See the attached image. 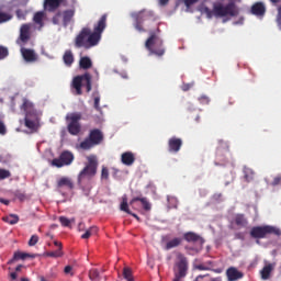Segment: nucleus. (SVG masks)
I'll list each match as a JSON object with an SVG mask.
<instances>
[{"label":"nucleus","instance_id":"f03ea898","mask_svg":"<svg viewBox=\"0 0 281 281\" xmlns=\"http://www.w3.org/2000/svg\"><path fill=\"white\" fill-rule=\"evenodd\" d=\"M21 111H24V114H25L24 125L27 128H31V131H38L41 119L38 116V112H36L34 108V103H32L30 99H23Z\"/></svg>","mask_w":281,"mask_h":281},{"label":"nucleus","instance_id":"680f3d73","mask_svg":"<svg viewBox=\"0 0 281 281\" xmlns=\"http://www.w3.org/2000/svg\"><path fill=\"white\" fill-rule=\"evenodd\" d=\"M173 281H181L179 271L176 272Z\"/></svg>","mask_w":281,"mask_h":281},{"label":"nucleus","instance_id":"c9c22d12","mask_svg":"<svg viewBox=\"0 0 281 281\" xmlns=\"http://www.w3.org/2000/svg\"><path fill=\"white\" fill-rule=\"evenodd\" d=\"M93 233H98V228H95V226H92V228L86 231V233L81 235V239H89Z\"/></svg>","mask_w":281,"mask_h":281},{"label":"nucleus","instance_id":"e2e57ef3","mask_svg":"<svg viewBox=\"0 0 281 281\" xmlns=\"http://www.w3.org/2000/svg\"><path fill=\"white\" fill-rule=\"evenodd\" d=\"M170 0H159L160 5H167Z\"/></svg>","mask_w":281,"mask_h":281},{"label":"nucleus","instance_id":"423d86ee","mask_svg":"<svg viewBox=\"0 0 281 281\" xmlns=\"http://www.w3.org/2000/svg\"><path fill=\"white\" fill-rule=\"evenodd\" d=\"M132 18L134 19V27L138 32H147L144 27L145 21H155V14L151 10H139V12H132Z\"/></svg>","mask_w":281,"mask_h":281},{"label":"nucleus","instance_id":"774afa93","mask_svg":"<svg viewBox=\"0 0 281 281\" xmlns=\"http://www.w3.org/2000/svg\"><path fill=\"white\" fill-rule=\"evenodd\" d=\"M21 281H30V279L22 278Z\"/></svg>","mask_w":281,"mask_h":281},{"label":"nucleus","instance_id":"2eb2a0df","mask_svg":"<svg viewBox=\"0 0 281 281\" xmlns=\"http://www.w3.org/2000/svg\"><path fill=\"white\" fill-rule=\"evenodd\" d=\"M177 258H178V262L176 263V266L179 272V278L181 280L188 274L189 262L187 257H184V255H182L181 252H179Z\"/></svg>","mask_w":281,"mask_h":281},{"label":"nucleus","instance_id":"20e7f679","mask_svg":"<svg viewBox=\"0 0 281 281\" xmlns=\"http://www.w3.org/2000/svg\"><path fill=\"white\" fill-rule=\"evenodd\" d=\"M212 12L215 16H237V14H239L235 1H229L226 5H224L222 1H217L216 3H213Z\"/></svg>","mask_w":281,"mask_h":281},{"label":"nucleus","instance_id":"338daca9","mask_svg":"<svg viewBox=\"0 0 281 281\" xmlns=\"http://www.w3.org/2000/svg\"><path fill=\"white\" fill-rule=\"evenodd\" d=\"M83 227H85V224L81 222V223L79 224V231H82Z\"/></svg>","mask_w":281,"mask_h":281},{"label":"nucleus","instance_id":"4be33fe9","mask_svg":"<svg viewBox=\"0 0 281 281\" xmlns=\"http://www.w3.org/2000/svg\"><path fill=\"white\" fill-rule=\"evenodd\" d=\"M44 19H45V12L43 10L35 12L33 16V21L38 25V30H42V27H44L45 25Z\"/></svg>","mask_w":281,"mask_h":281},{"label":"nucleus","instance_id":"dca6fc26","mask_svg":"<svg viewBox=\"0 0 281 281\" xmlns=\"http://www.w3.org/2000/svg\"><path fill=\"white\" fill-rule=\"evenodd\" d=\"M21 54L26 63H35L38 60V54H36L35 49L30 47H21Z\"/></svg>","mask_w":281,"mask_h":281},{"label":"nucleus","instance_id":"e433bc0d","mask_svg":"<svg viewBox=\"0 0 281 281\" xmlns=\"http://www.w3.org/2000/svg\"><path fill=\"white\" fill-rule=\"evenodd\" d=\"M11 177V171H9L8 169H0V180H8Z\"/></svg>","mask_w":281,"mask_h":281},{"label":"nucleus","instance_id":"9b49d317","mask_svg":"<svg viewBox=\"0 0 281 281\" xmlns=\"http://www.w3.org/2000/svg\"><path fill=\"white\" fill-rule=\"evenodd\" d=\"M81 117L82 114H79V112H74L66 116V120H68L67 128L70 135H79L80 131H82V125H80Z\"/></svg>","mask_w":281,"mask_h":281},{"label":"nucleus","instance_id":"bb28decb","mask_svg":"<svg viewBox=\"0 0 281 281\" xmlns=\"http://www.w3.org/2000/svg\"><path fill=\"white\" fill-rule=\"evenodd\" d=\"M79 65L82 69H89L92 67L93 61L91 60V58L89 56H81V58L79 60Z\"/></svg>","mask_w":281,"mask_h":281},{"label":"nucleus","instance_id":"864d4df0","mask_svg":"<svg viewBox=\"0 0 281 281\" xmlns=\"http://www.w3.org/2000/svg\"><path fill=\"white\" fill-rule=\"evenodd\" d=\"M74 268L71 266H66L65 267V274H71V277H74V272H72Z\"/></svg>","mask_w":281,"mask_h":281},{"label":"nucleus","instance_id":"bf43d9fd","mask_svg":"<svg viewBox=\"0 0 281 281\" xmlns=\"http://www.w3.org/2000/svg\"><path fill=\"white\" fill-rule=\"evenodd\" d=\"M1 204H4L5 206H9L10 200H4L3 198H0Z\"/></svg>","mask_w":281,"mask_h":281},{"label":"nucleus","instance_id":"cd10ccee","mask_svg":"<svg viewBox=\"0 0 281 281\" xmlns=\"http://www.w3.org/2000/svg\"><path fill=\"white\" fill-rule=\"evenodd\" d=\"M182 239L181 237H175V239H171L166 244V250H171L172 248H178V246H181Z\"/></svg>","mask_w":281,"mask_h":281},{"label":"nucleus","instance_id":"a18cd8bd","mask_svg":"<svg viewBox=\"0 0 281 281\" xmlns=\"http://www.w3.org/2000/svg\"><path fill=\"white\" fill-rule=\"evenodd\" d=\"M7 125L4 123V121H2V119H0V135H5L7 133Z\"/></svg>","mask_w":281,"mask_h":281},{"label":"nucleus","instance_id":"49530a36","mask_svg":"<svg viewBox=\"0 0 281 281\" xmlns=\"http://www.w3.org/2000/svg\"><path fill=\"white\" fill-rule=\"evenodd\" d=\"M109 176H110L109 169H106V167H103L101 172L102 180H109Z\"/></svg>","mask_w":281,"mask_h":281},{"label":"nucleus","instance_id":"8fccbe9b","mask_svg":"<svg viewBox=\"0 0 281 281\" xmlns=\"http://www.w3.org/2000/svg\"><path fill=\"white\" fill-rule=\"evenodd\" d=\"M15 198H18V200L23 202L25 200L26 195H25V193H22L21 191H16Z\"/></svg>","mask_w":281,"mask_h":281},{"label":"nucleus","instance_id":"f704fd0d","mask_svg":"<svg viewBox=\"0 0 281 281\" xmlns=\"http://www.w3.org/2000/svg\"><path fill=\"white\" fill-rule=\"evenodd\" d=\"M123 277L126 279V281H134L133 272L130 268H124Z\"/></svg>","mask_w":281,"mask_h":281},{"label":"nucleus","instance_id":"6e6552de","mask_svg":"<svg viewBox=\"0 0 281 281\" xmlns=\"http://www.w3.org/2000/svg\"><path fill=\"white\" fill-rule=\"evenodd\" d=\"M267 235L281 237V231L277 226H254L250 229V237H252V239H265Z\"/></svg>","mask_w":281,"mask_h":281},{"label":"nucleus","instance_id":"7c9ffc66","mask_svg":"<svg viewBox=\"0 0 281 281\" xmlns=\"http://www.w3.org/2000/svg\"><path fill=\"white\" fill-rule=\"evenodd\" d=\"M27 257L34 258L35 255H27V252H15L13 259L8 261L9 265L13 263L16 259H27Z\"/></svg>","mask_w":281,"mask_h":281},{"label":"nucleus","instance_id":"f257e3e1","mask_svg":"<svg viewBox=\"0 0 281 281\" xmlns=\"http://www.w3.org/2000/svg\"><path fill=\"white\" fill-rule=\"evenodd\" d=\"M108 14L104 13L100 16L99 21L94 23L93 32H91V27H82L77 34L75 38L76 47H86L89 49L101 41L102 32H104L106 27Z\"/></svg>","mask_w":281,"mask_h":281},{"label":"nucleus","instance_id":"aec40b11","mask_svg":"<svg viewBox=\"0 0 281 281\" xmlns=\"http://www.w3.org/2000/svg\"><path fill=\"white\" fill-rule=\"evenodd\" d=\"M267 8L262 1H257V3H254L251 7L252 14H256L257 16H263L266 14Z\"/></svg>","mask_w":281,"mask_h":281},{"label":"nucleus","instance_id":"9d476101","mask_svg":"<svg viewBox=\"0 0 281 281\" xmlns=\"http://www.w3.org/2000/svg\"><path fill=\"white\" fill-rule=\"evenodd\" d=\"M103 139L104 136L101 130H91L88 137L80 143V147L83 148V150H89V148H93V146L101 144Z\"/></svg>","mask_w":281,"mask_h":281},{"label":"nucleus","instance_id":"2f4dec72","mask_svg":"<svg viewBox=\"0 0 281 281\" xmlns=\"http://www.w3.org/2000/svg\"><path fill=\"white\" fill-rule=\"evenodd\" d=\"M93 100H94V109L97 111H102V108H100V100H101V95L99 91H93L92 93Z\"/></svg>","mask_w":281,"mask_h":281},{"label":"nucleus","instance_id":"4d7b16f0","mask_svg":"<svg viewBox=\"0 0 281 281\" xmlns=\"http://www.w3.org/2000/svg\"><path fill=\"white\" fill-rule=\"evenodd\" d=\"M10 278H11V281H16V279H18L16 271L15 272H11Z\"/></svg>","mask_w":281,"mask_h":281},{"label":"nucleus","instance_id":"69168bd1","mask_svg":"<svg viewBox=\"0 0 281 281\" xmlns=\"http://www.w3.org/2000/svg\"><path fill=\"white\" fill-rule=\"evenodd\" d=\"M211 281H223L222 277H216L215 279H211Z\"/></svg>","mask_w":281,"mask_h":281},{"label":"nucleus","instance_id":"6ab92c4d","mask_svg":"<svg viewBox=\"0 0 281 281\" xmlns=\"http://www.w3.org/2000/svg\"><path fill=\"white\" fill-rule=\"evenodd\" d=\"M226 277L228 281H238L239 279H243L244 274L243 272H239L237 268H228L226 270Z\"/></svg>","mask_w":281,"mask_h":281},{"label":"nucleus","instance_id":"13d9d810","mask_svg":"<svg viewBox=\"0 0 281 281\" xmlns=\"http://www.w3.org/2000/svg\"><path fill=\"white\" fill-rule=\"evenodd\" d=\"M55 246H58V250H60V252H63V244L60 241H54Z\"/></svg>","mask_w":281,"mask_h":281},{"label":"nucleus","instance_id":"0eeeda50","mask_svg":"<svg viewBox=\"0 0 281 281\" xmlns=\"http://www.w3.org/2000/svg\"><path fill=\"white\" fill-rule=\"evenodd\" d=\"M98 164L99 162L94 156H90V158H88V165H86L78 176V184H82L86 179L91 180L97 176Z\"/></svg>","mask_w":281,"mask_h":281},{"label":"nucleus","instance_id":"473e14b6","mask_svg":"<svg viewBox=\"0 0 281 281\" xmlns=\"http://www.w3.org/2000/svg\"><path fill=\"white\" fill-rule=\"evenodd\" d=\"M3 222H7V224L15 225L19 224L20 217L19 215H9L8 217H3Z\"/></svg>","mask_w":281,"mask_h":281},{"label":"nucleus","instance_id":"0e129e2a","mask_svg":"<svg viewBox=\"0 0 281 281\" xmlns=\"http://www.w3.org/2000/svg\"><path fill=\"white\" fill-rule=\"evenodd\" d=\"M22 269H23V266H22V265L16 266V268H15L16 273H18V272H21V271H22Z\"/></svg>","mask_w":281,"mask_h":281},{"label":"nucleus","instance_id":"5701e85b","mask_svg":"<svg viewBox=\"0 0 281 281\" xmlns=\"http://www.w3.org/2000/svg\"><path fill=\"white\" fill-rule=\"evenodd\" d=\"M135 159L133 151H124L121 156V160L125 166H133Z\"/></svg>","mask_w":281,"mask_h":281},{"label":"nucleus","instance_id":"7ed1b4c3","mask_svg":"<svg viewBox=\"0 0 281 281\" xmlns=\"http://www.w3.org/2000/svg\"><path fill=\"white\" fill-rule=\"evenodd\" d=\"M145 47L148 49L149 54H155L156 56H164V54H166L162 38L157 36L154 31H150V36H148Z\"/></svg>","mask_w":281,"mask_h":281},{"label":"nucleus","instance_id":"a211bd4d","mask_svg":"<svg viewBox=\"0 0 281 281\" xmlns=\"http://www.w3.org/2000/svg\"><path fill=\"white\" fill-rule=\"evenodd\" d=\"M64 188L68 189V191H74V180H71V178H60L57 181V189L58 191H61Z\"/></svg>","mask_w":281,"mask_h":281},{"label":"nucleus","instance_id":"58836bf2","mask_svg":"<svg viewBox=\"0 0 281 281\" xmlns=\"http://www.w3.org/2000/svg\"><path fill=\"white\" fill-rule=\"evenodd\" d=\"M13 18L9 12H0V23H4L5 21H10Z\"/></svg>","mask_w":281,"mask_h":281},{"label":"nucleus","instance_id":"1a4fd4ad","mask_svg":"<svg viewBox=\"0 0 281 281\" xmlns=\"http://www.w3.org/2000/svg\"><path fill=\"white\" fill-rule=\"evenodd\" d=\"M76 14V8H67L66 10L58 11L54 16L52 18V21L55 25H59L60 21L64 25V27H67L71 21H74V16Z\"/></svg>","mask_w":281,"mask_h":281},{"label":"nucleus","instance_id":"4c0bfd02","mask_svg":"<svg viewBox=\"0 0 281 281\" xmlns=\"http://www.w3.org/2000/svg\"><path fill=\"white\" fill-rule=\"evenodd\" d=\"M9 47H7L5 45H0V60L7 58V56H9Z\"/></svg>","mask_w":281,"mask_h":281},{"label":"nucleus","instance_id":"ddd939ff","mask_svg":"<svg viewBox=\"0 0 281 281\" xmlns=\"http://www.w3.org/2000/svg\"><path fill=\"white\" fill-rule=\"evenodd\" d=\"M75 159L72 151H61L58 158H53L52 166L63 168V166H70Z\"/></svg>","mask_w":281,"mask_h":281},{"label":"nucleus","instance_id":"b1692460","mask_svg":"<svg viewBox=\"0 0 281 281\" xmlns=\"http://www.w3.org/2000/svg\"><path fill=\"white\" fill-rule=\"evenodd\" d=\"M274 265L273 263H268L267 266H265L261 270V279H263V281H267L268 279H270L271 277V272H273L274 270Z\"/></svg>","mask_w":281,"mask_h":281},{"label":"nucleus","instance_id":"603ef678","mask_svg":"<svg viewBox=\"0 0 281 281\" xmlns=\"http://www.w3.org/2000/svg\"><path fill=\"white\" fill-rule=\"evenodd\" d=\"M191 87H193V82H183L182 90L189 91V89H191Z\"/></svg>","mask_w":281,"mask_h":281},{"label":"nucleus","instance_id":"f3484780","mask_svg":"<svg viewBox=\"0 0 281 281\" xmlns=\"http://www.w3.org/2000/svg\"><path fill=\"white\" fill-rule=\"evenodd\" d=\"M183 140L182 138H177V136H172L168 140V150L169 153H179L182 148Z\"/></svg>","mask_w":281,"mask_h":281},{"label":"nucleus","instance_id":"ea45409f","mask_svg":"<svg viewBox=\"0 0 281 281\" xmlns=\"http://www.w3.org/2000/svg\"><path fill=\"white\" fill-rule=\"evenodd\" d=\"M89 277H90L91 281H98L99 277H100L99 270H97V269L90 270Z\"/></svg>","mask_w":281,"mask_h":281},{"label":"nucleus","instance_id":"f8f14e48","mask_svg":"<svg viewBox=\"0 0 281 281\" xmlns=\"http://www.w3.org/2000/svg\"><path fill=\"white\" fill-rule=\"evenodd\" d=\"M183 239L189 244H196V248H189V250H194V252H201L205 244V239H203L201 235H198L196 233H192V232L184 233Z\"/></svg>","mask_w":281,"mask_h":281},{"label":"nucleus","instance_id":"6e6d98bb","mask_svg":"<svg viewBox=\"0 0 281 281\" xmlns=\"http://www.w3.org/2000/svg\"><path fill=\"white\" fill-rule=\"evenodd\" d=\"M199 0H184V4L190 8V5H193V3H196Z\"/></svg>","mask_w":281,"mask_h":281},{"label":"nucleus","instance_id":"09e8293b","mask_svg":"<svg viewBox=\"0 0 281 281\" xmlns=\"http://www.w3.org/2000/svg\"><path fill=\"white\" fill-rule=\"evenodd\" d=\"M48 257H63V252H60V250H55L54 252H47Z\"/></svg>","mask_w":281,"mask_h":281},{"label":"nucleus","instance_id":"c03bdc74","mask_svg":"<svg viewBox=\"0 0 281 281\" xmlns=\"http://www.w3.org/2000/svg\"><path fill=\"white\" fill-rule=\"evenodd\" d=\"M38 235H32L31 239L29 240V246H36V244H38Z\"/></svg>","mask_w":281,"mask_h":281},{"label":"nucleus","instance_id":"72a5a7b5","mask_svg":"<svg viewBox=\"0 0 281 281\" xmlns=\"http://www.w3.org/2000/svg\"><path fill=\"white\" fill-rule=\"evenodd\" d=\"M76 220H69L68 217H59V223L61 226L70 228L72 223H75Z\"/></svg>","mask_w":281,"mask_h":281},{"label":"nucleus","instance_id":"3c124183","mask_svg":"<svg viewBox=\"0 0 281 281\" xmlns=\"http://www.w3.org/2000/svg\"><path fill=\"white\" fill-rule=\"evenodd\" d=\"M281 184V176H277L272 181V187H279Z\"/></svg>","mask_w":281,"mask_h":281},{"label":"nucleus","instance_id":"4468645a","mask_svg":"<svg viewBox=\"0 0 281 281\" xmlns=\"http://www.w3.org/2000/svg\"><path fill=\"white\" fill-rule=\"evenodd\" d=\"M32 37V23H22L20 27V36L18 43H21L22 47Z\"/></svg>","mask_w":281,"mask_h":281},{"label":"nucleus","instance_id":"052dcab7","mask_svg":"<svg viewBox=\"0 0 281 281\" xmlns=\"http://www.w3.org/2000/svg\"><path fill=\"white\" fill-rule=\"evenodd\" d=\"M196 270H209V268L206 266L200 265L196 266Z\"/></svg>","mask_w":281,"mask_h":281},{"label":"nucleus","instance_id":"37998d69","mask_svg":"<svg viewBox=\"0 0 281 281\" xmlns=\"http://www.w3.org/2000/svg\"><path fill=\"white\" fill-rule=\"evenodd\" d=\"M26 15H27V10H22L21 8H19L16 10V16L18 19H23L25 20L26 19Z\"/></svg>","mask_w":281,"mask_h":281},{"label":"nucleus","instance_id":"a878e982","mask_svg":"<svg viewBox=\"0 0 281 281\" xmlns=\"http://www.w3.org/2000/svg\"><path fill=\"white\" fill-rule=\"evenodd\" d=\"M244 178L246 182H252L256 178L254 169H250V167H244Z\"/></svg>","mask_w":281,"mask_h":281},{"label":"nucleus","instance_id":"39448f33","mask_svg":"<svg viewBox=\"0 0 281 281\" xmlns=\"http://www.w3.org/2000/svg\"><path fill=\"white\" fill-rule=\"evenodd\" d=\"M82 85H86L87 91H91L92 89V76L89 71H86L85 74L75 76L72 78L71 86L75 89V93L77 95L82 94Z\"/></svg>","mask_w":281,"mask_h":281},{"label":"nucleus","instance_id":"c756f323","mask_svg":"<svg viewBox=\"0 0 281 281\" xmlns=\"http://www.w3.org/2000/svg\"><path fill=\"white\" fill-rule=\"evenodd\" d=\"M63 58H64V63L66 65H72V63H74V54H72L71 49H66Z\"/></svg>","mask_w":281,"mask_h":281},{"label":"nucleus","instance_id":"79ce46f5","mask_svg":"<svg viewBox=\"0 0 281 281\" xmlns=\"http://www.w3.org/2000/svg\"><path fill=\"white\" fill-rule=\"evenodd\" d=\"M169 209H178L177 198H168Z\"/></svg>","mask_w":281,"mask_h":281},{"label":"nucleus","instance_id":"393cba45","mask_svg":"<svg viewBox=\"0 0 281 281\" xmlns=\"http://www.w3.org/2000/svg\"><path fill=\"white\" fill-rule=\"evenodd\" d=\"M235 224H236V226H238L239 228H247L249 222H248L246 215H244V214H237V215H235Z\"/></svg>","mask_w":281,"mask_h":281},{"label":"nucleus","instance_id":"c85d7f7f","mask_svg":"<svg viewBox=\"0 0 281 281\" xmlns=\"http://www.w3.org/2000/svg\"><path fill=\"white\" fill-rule=\"evenodd\" d=\"M134 202H140L145 211H150L151 209V204L148 202L147 198H134L131 204H134Z\"/></svg>","mask_w":281,"mask_h":281},{"label":"nucleus","instance_id":"5fc2aeb1","mask_svg":"<svg viewBox=\"0 0 281 281\" xmlns=\"http://www.w3.org/2000/svg\"><path fill=\"white\" fill-rule=\"evenodd\" d=\"M277 23H278L279 27H281V5H279V8H278Z\"/></svg>","mask_w":281,"mask_h":281},{"label":"nucleus","instance_id":"a19ab883","mask_svg":"<svg viewBox=\"0 0 281 281\" xmlns=\"http://www.w3.org/2000/svg\"><path fill=\"white\" fill-rule=\"evenodd\" d=\"M121 211H124L125 213L131 215V211L128 209L127 199L126 198H123V201H122V204H121Z\"/></svg>","mask_w":281,"mask_h":281},{"label":"nucleus","instance_id":"412c9836","mask_svg":"<svg viewBox=\"0 0 281 281\" xmlns=\"http://www.w3.org/2000/svg\"><path fill=\"white\" fill-rule=\"evenodd\" d=\"M63 1L65 0H45L44 8L49 12H55L56 10H58V8H60Z\"/></svg>","mask_w":281,"mask_h":281},{"label":"nucleus","instance_id":"de8ad7c7","mask_svg":"<svg viewBox=\"0 0 281 281\" xmlns=\"http://www.w3.org/2000/svg\"><path fill=\"white\" fill-rule=\"evenodd\" d=\"M199 101L201 102V104H210V98L209 95H200Z\"/></svg>","mask_w":281,"mask_h":281}]
</instances>
